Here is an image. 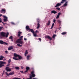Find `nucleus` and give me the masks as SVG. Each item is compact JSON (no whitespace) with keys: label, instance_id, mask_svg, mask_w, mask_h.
Returning <instances> with one entry per match:
<instances>
[{"label":"nucleus","instance_id":"obj_30","mask_svg":"<svg viewBox=\"0 0 79 79\" xmlns=\"http://www.w3.org/2000/svg\"><path fill=\"white\" fill-rule=\"evenodd\" d=\"M57 22H58V23H61V21L60 20H57Z\"/></svg>","mask_w":79,"mask_h":79},{"label":"nucleus","instance_id":"obj_49","mask_svg":"<svg viewBox=\"0 0 79 79\" xmlns=\"http://www.w3.org/2000/svg\"><path fill=\"white\" fill-rule=\"evenodd\" d=\"M37 32H38V31H37V30H36V31H35V33H36Z\"/></svg>","mask_w":79,"mask_h":79},{"label":"nucleus","instance_id":"obj_51","mask_svg":"<svg viewBox=\"0 0 79 79\" xmlns=\"http://www.w3.org/2000/svg\"><path fill=\"white\" fill-rule=\"evenodd\" d=\"M21 69H23V67L21 66Z\"/></svg>","mask_w":79,"mask_h":79},{"label":"nucleus","instance_id":"obj_2","mask_svg":"<svg viewBox=\"0 0 79 79\" xmlns=\"http://www.w3.org/2000/svg\"><path fill=\"white\" fill-rule=\"evenodd\" d=\"M1 36L3 37H5V36L6 37H8V35H9V33L7 32L6 34V33L4 32H2L0 33Z\"/></svg>","mask_w":79,"mask_h":79},{"label":"nucleus","instance_id":"obj_42","mask_svg":"<svg viewBox=\"0 0 79 79\" xmlns=\"http://www.w3.org/2000/svg\"><path fill=\"white\" fill-rule=\"evenodd\" d=\"M14 79H20V78H14Z\"/></svg>","mask_w":79,"mask_h":79},{"label":"nucleus","instance_id":"obj_21","mask_svg":"<svg viewBox=\"0 0 79 79\" xmlns=\"http://www.w3.org/2000/svg\"><path fill=\"white\" fill-rule=\"evenodd\" d=\"M38 26L37 27V29H39V27H40V24L38 23L37 24Z\"/></svg>","mask_w":79,"mask_h":79},{"label":"nucleus","instance_id":"obj_44","mask_svg":"<svg viewBox=\"0 0 79 79\" xmlns=\"http://www.w3.org/2000/svg\"><path fill=\"white\" fill-rule=\"evenodd\" d=\"M11 24H13L14 25H15V23L13 22H12L11 23Z\"/></svg>","mask_w":79,"mask_h":79},{"label":"nucleus","instance_id":"obj_53","mask_svg":"<svg viewBox=\"0 0 79 79\" xmlns=\"http://www.w3.org/2000/svg\"><path fill=\"white\" fill-rule=\"evenodd\" d=\"M2 16V14H0V17Z\"/></svg>","mask_w":79,"mask_h":79},{"label":"nucleus","instance_id":"obj_54","mask_svg":"<svg viewBox=\"0 0 79 79\" xmlns=\"http://www.w3.org/2000/svg\"><path fill=\"white\" fill-rule=\"evenodd\" d=\"M56 31H55V33H56Z\"/></svg>","mask_w":79,"mask_h":79},{"label":"nucleus","instance_id":"obj_19","mask_svg":"<svg viewBox=\"0 0 79 79\" xmlns=\"http://www.w3.org/2000/svg\"><path fill=\"white\" fill-rule=\"evenodd\" d=\"M33 36L34 37H37V33H34V32L33 33Z\"/></svg>","mask_w":79,"mask_h":79},{"label":"nucleus","instance_id":"obj_18","mask_svg":"<svg viewBox=\"0 0 79 79\" xmlns=\"http://www.w3.org/2000/svg\"><path fill=\"white\" fill-rule=\"evenodd\" d=\"M51 13H54V14H56V13H57V12L55 11V10H52L51 11Z\"/></svg>","mask_w":79,"mask_h":79},{"label":"nucleus","instance_id":"obj_47","mask_svg":"<svg viewBox=\"0 0 79 79\" xmlns=\"http://www.w3.org/2000/svg\"><path fill=\"white\" fill-rule=\"evenodd\" d=\"M53 27H52V26L50 29H53Z\"/></svg>","mask_w":79,"mask_h":79},{"label":"nucleus","instance_id":"obj_22","mask_svg":"<svg viewBox=\"0 0 79 79\" xmlns=\"http://www.w3.org/2000/svg\"><path fill=\"white\" fill-rule=\"evenodd\" d=\"M26 29H27V30H28L29 31V29H30L29 28V27L28 26H26Z\"/></svg>","mask_w":79,"mask_h":79},{"label":"nucleus","instance_id":"obj_5","mask_svg":"<svg viewBox=\"0 0 79 79\" xmlns=\"http://www.w3.org/2000/svg\"><path fill=\"white\" fill-rule=\"evenodd\" d=\"M6 63L5 62H3V61H0V68H2L3 66H5L4 64H6Z\"/></svg>","mask_w":79,"mask_h":79},{"label":"nucleus","instance_id":"obj_27","mask_svg":"<svg viewBox=\"0 0 79 79\" xmlns=\"http://www.w3.org/2000/svg\"><path fill=\"white\" fill-rule=\"evenodd\" d=\"M56 35H54L53 36H52V38L53 39H55V37L56 36Z\"/></svg>","mask_w":79,"mask_h":79},{"label":"nucleus","instance_id":"obj_57","mask_svg":"<svg viewBox=\"0 0 79 79\" xmlns=\"http://www.w3.org/2000/svg\"><path fill=\"white\" fill-rule=\"evenodd\" d=\"M3 74H4V73H3L2 75Z\"/></svg>","mask_w":79,"mask_h":79},{"label":"nucleus","instance_id":"obj_6","mask_svg":"<svg viewBox=\"0 0 79 79\" xmlns=\"http://www.w3.org/2000/svg\"><path fill=\"white\" fill-rule=\"evenodd\" d=\"M5 73L7 76H10V75H13V74H14L15 72H11L8 74V72H6Z\"/></svg>","mask_w":79,"mask_h":79},{"label":"nucleus","instance_id":"obj_50","mask_svg":"<svg viewBox=\"0 0 79 79\" xmlns=\"http://www.w3.org/2000/svg\"><path fill=\"white\" fill-rule=\"evenodd\" d=\"M24 40H27V39H26V38H24Z\"/></svg>","mask_w":79,"mask_h":79},{"label":"nucleus","instance_id":"obj_40","mask_svg":"<svg viewBox=\"0 0 79 79\" xmlns=\"http://www.w3.org/2000/svg\"><path fill=\"white\" fill-rule=\"evenodd\" d=\"M56 21V20L55 19H53V22L55 23Z\"/></svg>","mask_w":79,"mask_h":79},{"label":"nucleus","instance_id":"obj_24","mask_svg":"<svg viewBox=\"0 0 79 79\" xmlns=\"http://www.w3.org/2000/svg\"><path fill=\"white\" fill-rule=\"evenodd\" d=\"M28 53V52H27V50H26V52H25V56H26V54L27 55V54Z\"/></svg>","mask_w":79,"mask_h":79},{"label":"nucleus","instance_id":"obj_56","mask_svg":"<svg viewBox=\"0 0 79 79\" xmlns=\"http://www.w3.org/2000/svg\"><path fill=\"white\" fill-rule=\"evenodd\" d=\"M11 40L12 42H13V39H12V40Z\"/></svg>","mask_w":79,"mask_h":79},{"label":"nucleus","instance_id":"obj_4","mask_svg":"<svg viewBox=\"0 0 79 79\" xmlns=\"http://www.w3.org/2000/svg\"><path fill=\"white\" fill-rule=\"evenodd\" d=\"M30 78H28L25 79H32V77H34L35 76V75L34 74V71L32 72L31 74L30 75ZM23 79H25L24 78H23Z\"/></svg>","mask_w":79,"mask_h":79},{"label":"nucleus","instance_id":"obj_26","mask_svg":"<svg viewBox=\"0 0 79 79\" xmlns=\"http://www.w3.org/2000/svg\"><path fill=\"white\" fill-rule=\"evenodd\" d=\"M65 1H66V0H62V2H61V3H63Z\"/></svg>","mask_w":79,"mask_h":79},{"label":"nucleus","instance_id":"obj_11","mask_svg":"<svg viewBox=\"0 0 79 79\" xmlns=\"http://www.w3.org/2000/svg\"><path fill=\"white\" fill-rule=\"evenodd\" d=\"M45 38H48V39H50V40H52V38L48 35H46L45 37Z\"/></svg>","mask_w":79,"mask_h":79},{"label":"nucleus","instance_id":"obj_46","mask_svg":"<svg viewBox=\"0 0 79 79\" xmlns=\"http://www.w3.org/2000/svg\"><path fill=\"white\" fill-rule=\"evenodd\" d=\"M39 40H40V42H41V39L39 38Z\"/></svg>","mask_w":79,"mask_h":79},{"label":"nucleus","instance_id":"obj_8","mask_svg":"<svg viewBox=\"0 0 79 79\" xmlns=\"http://www.w3.org/2000/svg\"><path fill=\"white\" fill-rule=\"evenodd\" d=\"M0 44H3L4 45H8V43L5 42H3L2 40H0Z\"/></svg>","mask_w":79,"mask_h":79},{"label":"nucleus","instance_id":"obj_39","mask_svg":"<svg viewBox=\"0 0 79 79\" xmlns=\"http://www.w3.org/2000/svg\"><path fill=\"white\" fill-rule=\"evenodd\" d=\"M37 21L38 22V23H39V22H40V19H38L37 20Z\"/></svg>","mask_w":79,"mask_h":79},{"label":"nucleus","instance_id":"obj_37","mask_svg":"<svg viewBox=\"0 0 79 79\" xmlns=\"http://www.w3.org/2000/svg\"><path fill=\"white\" fill-rule=\"evenodd\" d=\"M5 52L6 53V54H8V52L7 51H5Z\"/></svg>","mask_w":79,"mask_h":79},{"label":"nucleus","instance_id":"obj_52","mask_svg":"<svg viewBox=\"0 0 79 79\" xmlns=\"http://www.w3.org/2000/svg\"><path fill=\"white\" fill-rule=\"evenodd\" d=\"M27 70L26 71H25V73H26V72H27Z\"/></svg>","mask_w":79,"mask_h":79},{"label":"nucleus","instance_id":"obj_13","mask_svg":"<svg viewBox=\"0 0 79 79\" xmlns=\"http://www.w3.org/2000/svg\"><path fill=\"white\" fill-rule=\"evenodd\" d=\"M22 34V32L21 31H19L18 32V37H20L21 36V34Z\"/></svg>","mask_w":79,"mask_h":79},{"label":"nucleus","instance_id":"obj_43","mask_svg":"<svg viewBox=\"0 0 79 79\" xmlns=\"http://www.w3.org/2000/svg\"><path fill=\"white\" fill-rule=\"evenodd\" d=\"M0 23H2V19L0 18Z\"/></svg>","mask_w":79,"mask_h":79},{"label":"nucleus","instance_id":"obj_28","mask_svg":"<svg viewBox=\"0 0 79 79\" xmlns=\"http://www.w3.org/2000/svg\"><path fill=\"white\" fill-rule=\"evenodd\" d=\"M66 34V32H64L61 33V34L62 35H65V34Z\"/></svg>","mask_w":79,"mask_h":79},{"label":"nucleus","instance_id":"obj_12","mask_svg":"<svg viewBox=\"0 0 79 79\" xmlns=\"http://www.w3.org/2000/svg\"><path fill=\"white\" fill-rule=\"evenodd\" d=\"M11 62V59H9L8 60V64L7 65V66H9L10 65V62Z\"/></svg>","mask_w":79,"mask_h":79},{"label":"nucleus","instance_id":"obj_31","mask_svg":"<svg viewBox=\"0 0 79 79\" xmlns=\"http://www.w3.org/2000/svg\"><path fill=\"white\" fill-rule=\"evenodd\" d=\"M3 28V27H0V31H2V29Z\"/></svg>","mask_w":79,"mask_h":79},{"label":"nucleus","instance_id":"obj_15","mask_svg":"<svg viewBox=\"0 0 79 79\" xmlns=\"http://www.w3.org/2000/svg\"><path fill=\"white\" fill-rule=\"evenodd\" d=\"M13 46H11L9 47V48H8V50H12V49H13Z\"/></svg>","mask_w":79,"mask_h":79},{"label":"nucleus","instance_id":"obj_3","mask_svg":"<svg viewBox=\"0 0 79 79\" xmlns=\"http://www.w3.org/2000/svg\"><path fill=\"white\" fill-rule=\"evenodd\" d=\"M23 36H22L20 37H19V39L18 40L16 41V42L18 43V44H24V42L22 41L21 40L23 39Z\"/></svg>","mask_w":79,"mask_h":79},{"label":"nucleus","instance_id":"obj_58","mask_svg":"<svg viewBox=\"0 0 79 79\" xmlns=\"http://www.w3.org/2000/svg\"><path fill=\"white\" fill-rule=\"evenodd\" d=\"M4 25V24H5V23H3Z\"/></svg>","mask_w":79,"mask_h":79},{"label":"nucleus","instance_id":"obj_23","mask_svg":"<svg viewBox=\"0 0 79 79\" xmlns=\"http://www.w3.org/2000/svg\"><path fill=\"white\" fill-rule=\"evenodd\" d=\"M68 3L67 2H66V3L64 4V6H67V3Z\"/></svg>","mask_w":79,"mask_h":79},{"label":"nucleus","instance_id":"obj_25","mask_svg":"<svg viewBox=\"0 0 79 79\" xmlns=\"http://www.w3.org/2000/svg\"><path fill=\"white\" fill-rule=\"evenodd\" d=\"M30 57H31V56H30V55L27 56V60H29V58H30Z\"/></svg>","mask_w":79,"mask_h":79},{"label":"nucleus","instance_id":"obj_48","mask_svg":"<svg viewBox=\"0 0 79 79\" xmlns=\"http://www.w3.org/2000/svg\"><path fill=\"white\" fill-rule=\"evenodd\" d=\"M28 35H29V36H31V34H28Z\"/></svg>","mask_w":79,"mask_h":79},{"label":"nucleus","instance_id":"obj_55","mask_svg":"<svg viewBox=\"0 0 79 79\" xmlns=\"http://www.w3.org/2000/svg\"><path fill=\"white\" fill-rule=\"evenodd\" d=\"M5 73V71H3V73Z\"/></svg>","mask_w":79,"mask_h":79},{"label":"nucleus","instance_id":"obj_33","mask_svg":"<svg viewBox=\"0 0 79 79\" xmlns=\"http://www.w3.org/2000/svg\"><path fill=\"white\" fill-rule=\"evenodd\" d=\"M17 45L19 47H22V45H20L19 44H17Z\"/></svg>","mask_w":79,"mask_h":79},{"label":"nucleus","instance_id":"obj_20","mask_svg":"<svg viewBox=\"0 0 79 79\" xmlns=\"http://www.w3.org/2000/svg\"><path fill=\"white\" fill-rule=\"evenodd\" d=\"M3 58H4V57L3 56H1L0 58V60H2Z\"/></svg>","mask_w":79,"mask_h":79},{"label":"nucleus","instance_id":"obj_29","mask_svg":"<svg viewBox=\"0 0 79 79\" xmlns=\"http://www.w3.org/2000/svg\"><path fill=\"white\" fill-rule=\"evenodd\" d=\"M15 68L16 69H19V68L18 67H15Z\"/></svg>","mask_w":79,"mask_h":79},{"label":"nucleus","instance_id":"obj_17","mask_svg":"<svg viewBox=\"0 0 79 79\" xmlns=\"http://www.w3.org/2000/svg\"><path fill=\"white\" fill-rule=\"evenodd\" d=\"M47 26H50V21L48 20V23L47 24Z\"/></svg>","mask_w":79,"mask_h":79},{"label":"nucleus","instance_id":"obj_38","mask_svg":"<svg viewBox=\"0 0 79 79\" xmlns=\"http://www.w3.org/2000/svg\"><path fill=\"white\" fill-rule=\"evenodd\" d=\"M56 9H57V10H60V8H59V7L56 8Z\"/></svg>","mask_w":79,"mask_h":79},{"label":"nucleus","instance_id":"obj_41","mask_svg":"<svg viewBox=\"0 0 79 79\" xmlns=\"http://www.w3.org/2000/svg\"><path fill=\"white\" fill-rule=\"evenodd\" d=\"M20 73H24V72H23V71H20Z\"/></svg>","mask_w":79,"mask_h":79},{"label":"nucleus","instance_id":"obj_32","mask_svg":"<svg viewBox=\"0 0 79 79\" xmlns=\"http://www.w3.org/2000/svg\"><path fill=\"white\" fill-rule=\"evenodd\" d=\"M9 39H11V40L13 39V36H10L9 37Z\"/></svg>","mask_w":79,"mask_h":79},{"label":"nucleus","instance_id":"obj_35","mask_svg":"<svg viewBox=\"0 0 79 79\" xmlns=\"http://www.w3.org/2000/svg\"><path fill=\"white\" fill-rule=\"evenodd\" d=\"M61 14V13L60 12H59V13H58V14L57 15L60 16Z\"/></svg>","mask_w":79,"mask_h":79},{"label":"nucleus","instance_id":"obj_16","mask_svg":"<svg viewBox=\"0 0 79 79\" xmlns=\"http://www.w3.org/2000/svg\"><path fill=\"white\" fill-rule=\"evenodd\" d=\"M29 31L30 32H32L33 34L34 32V30L33 29H29Z\"/></svg>","mask_w":79,"mask_h":79},{"label":"nucleus","instance_id":"obj_34","mask_svg":"<svg viewBox=\"0 0 79 79\" xmlns=\"http://www.w3.org/2000/svg\"><path fill=\"white\" fill-rule=\"evenodd\" d=\"M26 69H27V70H29V67H26Z\"/></svg>","mask_w":79,"mask_h":79},{"label":"nucleus","instance_id":"obj_14","mask_svg":"<svg viewBox=\"0 0 79 79\" xmlns=\"http://www.w3.org/2000/svg\"><path fill=\"white\" fill-rule=\"evenodd\" d=\"M61 3H58L55 6V7H58V6H61Z\"/></svg>","mask_w":79,"mask_h":79},{"label":"nucleus","instance_id":"obj_1","mask_svg":"<svg viewBox=\"0 0 79 79\" xmlns=\"http://www.w3.org/2000/svg\"><path fill=\"white\" fill-rule=\"evenodd\" d=\"M14 57H13V59H14V60H18L17 58L18 57L19 58V60H21V59L23 58L21 56H19V55H18L16 53H14Z\"/></svg>","mask_w":79,"mask_h":79},{"label":"nucleus","instance_id":"obj_9","mask_svg":"<svg viewBox=\"0 0 79 79\" xmlns=\"http://www.w3.org/2000/svg\"><path fill=\"white\" fill-rule=\"evenodd\" d=\"M5 69L7 71H9V72H10L11 71V68L8 67H6Z\"/></svg>","mask_w":79,"mask_h":79},{"label":"nucleus","instance_id":"obj_45","mask_svg":"<svg viewBox=\"0 0 79 79\" xmlns=\"http://www.w3.org/2000/svg\"><path fill=\"white\" fill-rule=\"evenodd\" d=\"M54 23H53L52 24V27H53V26H54Z\"/></svg>","mask_w":79,"mask_h":79},{"label":"nucleus","instance_id":"obj_10","mask_svg":"<svg viewBox=\"0 0 79 79\" xmlns=\"http://www.w3.org/2000/svg\"><path fill=\"white\" fill-rule=\"evenodd\" d=\"M6 12V10L5 9H2L0 11L1 13H3V12L4 13H5Z\"/></svg>","mask_w":79,"mask_h":79},{"label":"nucleus","instance_id":"obj_36","mask_svg":"<svg viewBox=\"0 0 79 79\" xmlns=\"http://www.w3.org/2000/svg\"><path fill=\"white\" fill-rule=\"evenodd\" d=\"M60 18V16L57 15L56 17V19H58Z\"/></svg>","mask_w":79,"mask_h":79},{"label":"nucleus","instance_id":"obj_7","mask_svg":"<svg viewBox=\"0 0 79 79\" xmlns=\"http://www.w3.org/2000/svg\"><path fill=\"white\" fill-rule=\"evenodd\" d=\"M2 16L3 18H5V19H4V22L7 21V20H8V17L5 15H2Z\"/></svg>","mask_w":79,"mask_h":79},{"label":"nucleus","instance_id":"obj_59","mask_svg":"<svg viewBox=\"0 0 79 79\" xmlns=\"http://www.w3.org/2000/svg\"><path fill=\"white\" fill-rule=\"evenodd\" d=\"M2 23H3V22H2Z\"/></svg>","mask_w":79,"mask_h":79}]
</instances>
